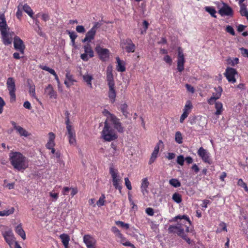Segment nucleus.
<instances>
[{
  "instance_id": "nucleus-1",
  "label": "nucleus",
  "mask_w": 248,
  "mask_h": 248,
  "mask_svg": "<svg viewBox=\"0 0 248 248\" xmlns=\"http://www.w3.org/2000/svg\"><path fill=\"white\" fill-rule=\"evenodd\" d=\"M9 160L14 168L18 171L24 170L28 167L27 159L20 152L10 153Z\"/></svg>"
},
{
  "instance_id": "nucleus-2",
  "label": "nucleus",
  "mask_w": 248,
  "mask_h": 248,
  "mask_svg": "<svg viewBox=\"0 0 248 248\" xmlns=\"http://www.w3.org/2000/svg\"><path fill=\"white\" fill-rule=\"evenodd\" d=\"M0 32L3 44L5 45H11L13 38L15 36V33L11 31L8 27L3 14H0Z\"/></svg>"
},
{
  "instance_id": "nucleus-3",
  "label": "nucleus",
  "mask_w": 248,
  "mask_h": 248,
  "mask_svg": "<svg viewBox=\"0 0 248 248\" xmlns=\"http://www.w3.org/2000/svg\"><path fill=\"white\" fill-rule=\"evenodd\" d=\"M102 138L108 141L114 140L117 138L114 130L109 125L107 120L104 123V127L102 131Z\"/></svg>"
},
{
  "instance_id": "nucleus-4",
  "label": "nucleus",
  "mask_w": 248,
  "mask_h": 248,
  "mask_svg": "<svg viewBox=\"0 0 248 248\" xmlns=\"http://www.w3.org/2000/svg\"><path fill=\"white\" fill-rule=\"evenodd\" d=\"M6 86L9 91L10 97V101L14 102L16 99V87L15 80L13 78H8L6 80Z\"/></svg>"
},
{
  "instance_id": "nucleus-5",
  "label": "nucleus",
  "mask_w": 248,
  "mask_h": 248,
  "mask_svg": "<svg viewBox=\"0 0 248 248\" xmlns=\"http://www.w3.org/2000/svg\"><path fill=\"white\" fill-rule=\"evenodd\" d=\"M109 173L112 178L113 185L115 188L118 189L121 193L122 187L120 184L121 178L118 175L117 170H115L113 167H110L109 168Z\"/></svg>"
},
{
  "instance_id": "nucleus-6",
  "label": "nucleus",
  "mask_w": 248,
  "mask_h": 248,
  "mask_svg": "<svg viewBox=\"0 0 248 248\" xmlns=\"http://www.w3.org/2000/svg\"><path fill=\"white\" fill-rule=\"evenodd\" d=\"M107 113L108 115L107 119L108 121H111L114 124L115 128H116L119 132L123 133L124 131V127L122 126V124L119 120L115 116L110 113L108 111H107Z\"/></svg>"
},
{
  "instance_id": "nucleus-7",
  "label": "nucleus",
  "mask_w": 248,
  "mask_h": 248,
  "mask_svg": "<svg viewBox=\"0 0 248 248\" xmlns=\"http://www.w3.org/2000/svg\"><path fill=\"white\" fill-rule=\"evenodd\" d=\"M13 39L14 48L23 55L26 47L23 41L17 36H15Z\"/></svg>"
},
{
  "instance_id": "nucleus-8",
  "label": "nucleus",
  "mask_w": 248,
  "mask_h": 248,
  "mask_svg": "<svg viewBox=\"0 0 248 248\" xmlns=\"http://www.w3.org/2000/svg\"><path fill=\"white\" fill-rule=\"evenodd\" d=\"M120 46L123 49L125 50L127 52H133L135 49V45L129 39L121 40Z\"/></svg>"
},
{
  "instance_id": "nucleus-9",
  "label": "nucleus",
  "mask_w": 248,
  "mask_h": 248,
  "mask_svg": "<svg viewBox=\"0 0 248 248\" xmlns=\"http://www.w3.org/2000/svg\"><path fill=\"white\" fill-rule=\"evenodd\" d=\"M95 49L102 61L107 60L109 56V51L108 49L102 48L99 46H96Z\"/></svg>"
},
{
  "instance_id": "nucleus-10",
  "label": "nucleus",
  "mask_w": 248,
  "mask_h": 248,
  "mask_svg": "<svg viewBox=\"0 0 248 248\" xmlns=\"http://www.w3.org/2000/svg\"><path fill=\"white\" fill-rule=\"evenodd\" d=\"M198 155L202 158L204 162L208 163L209 164H211L212 161L210 159L208 153L203 147H201L199 148L198 151Z\"/></svg>"
},
{
  "instance_id": "nucleus-11",
  "label": "nucleus",
  "mask_w": 248,
  "mask_h": 248,
  "mask_svg": "<svg viewBox=\"0 0 248 248\" xmlns=\"http://www.w3.org/2000/svg\"><path fill=\"white\" fill-rule=\"evenodd\" d=\"M97 25H94L91 29L86 34L85 37L82 40L83 42H91V40L94 39V36L96 32Z\"/></svg>"
},
{
  "instance_id": "nucleus-12",
  "label": "nucleus",
  "mask_w": 248,
  "mask_h": 248,
  "mask_svg": "<svg viewBox=\"0 0 248 248\" xmlns=\"http://www.w3.org/2000/svg\"><path fill=\"white\" fill-rule=\"evenodd\" d=\"M11 123L13 126L14 129L17 131L20 136L27 137L30 135V134L27 131L20 126L17 125L16 123L14 121H11Z\"/></svg>"
},
{
  "instance_id": "nucleus-13",
  "label": "nucleus",
  "mask_w": 248,
  "mask_h": 248,
  "mask_svg": "<svg viewBox=\"0 0 248 248\" xmlns=\"http://www.w3.org/2000/svg\"><path fill=\"white\" fill-rule=\"evenodd\" d=\"M237 73L235 69L232 68H228L226 69L225 75L227 79L229 82L234 83L236 79L234 78V75Z\"/></svg>"
},
{
  "instance_id": "nucleus-14",
  "label": "nucleus",
  "mask_w": 248,
  "mask_h": 248,
  "mask_svg": "<svg viewBox=\"0 0 248 248\" xmlns=\"http://www.w3.org/2000/svg\"><path fill=\"white\" fill-rule=\"evenodd\" d=\"M69 143L70 145L75 146L76 145V134L74 129H70V127L67 130Z\"/></svg>"
},
{
  "instance_id": "nucleus-15",
  "label": "nucleus",
  "mask_w": 248,
  "mask_h": 248,
  "mask_svg": "<svg viewBox=\"0 0 248 248\" xmlns=\"http://www.w3.org/2000/svg\"><path fill=\"white\" fill-rule=\"evenodd\" d=\"M3 236L6 242L11 248L12 245L14 243V236L13 233L12 232V231L11 229H9L8 231L5 232H4L3 233Z\"/></svg>"
},
{
  "instance_id": "nucleus-16",
  "label": "nucleus",
  "mask_w": 248,
  "mask_h": 248,
  "mask_svg": "<svg viewBox=\"0 0 248 248\" xmlns=\"http://www.w3.org/2000/svg\"><path fill=\"white\" fill-rule=\"evenodd\" d=\"M219 14L222 16H231L232 15V10L227 5L224 4L219 10Z\"/></svg>"
},
{
  "instance_id": "nucleus-17",
  "label": "nucleus",
  "mask_w": 248,
  "mask_h": 248,
  "mask_svg": "<svg viewBox=\"0 0 248 248\" xmlns=\"http://www.w3.org/2000/svg\"><path fill=\"white\" fill-rule=\"evenodd\" d=\"M163 144V142L161 140H160L157 145L155 146L154 150L152 154V156L149 160V164L153 163L157 157V155L159 150V144Z\"/></svg>"
},
{
  "instance_id": "nucleus-18",
  "label": "nucleus",
  "mask_w": 248,
  "mask_h": 248,
  "mask_svg": "<svg viewBox=\"0 0 248 248\" xmlns=\"http://www.w3.org/2000/svg\"><path fill=\"white\" fill-rule=\"evenodd\" d=\"M45 92L51 98H56L57 97L56 92L54 90L52 85L50 84H49L45 89Z\"/></svg>"
},
{
  "instance_id": "nucleus-19",
  "label": "nucleus",
  "mask_w": 248,
  "mask_h": 248,
  "mask_svg": "<svg viewBox=\"0 0 248 248\" xmlns=\"http://www.w3.org/2000/svg\"><path fill=\"white\" fill-rule=\"evenodd\" d=\"M108 97L111 100L112 103H114L115 101V97L116 96V93L114 89V85L108 86Z\"/></svg>"
},
{
  "instance_id": "nucleus-20",
  "label": "nucleus",
  "mask_w": 248,
  "mask_h": 248,
  "mask_svg": "<svg viewBox=\"0 0 248 248\" xmlns=\"http://www.w3.org/2000/svg\"><path fill=\"white\" fill-rule=\"evenodd\" d=\"M149 185V182L148 181L147 178H144L142 180V182L141 186V189L143 194L144 195L146 194H148V191L147 188Z\"/></svg>"
},
{
  "instance_id": "nucleus-21",
  "label": "nucleus",
  "mask_w": 248,
  "mask_h": 248,
  "mask_svg": "<svg viewBox=\"0 0 248 248\" xmlns=\"http://www.w3.org/2000/svg\"><path fill=\"white\" fill-rule=\"evenodd\" d=\"M16 232L21 236V237L23 239H26V233L22 227V224L20 223L18 225L15 229Z\"/></svg>"
},
{
  "instance_id": "nucleus-22",
  "label": "nucleus",
  "mask_w": 248,
  "mask_h": 248,
  "mask_svg": "<svg viewBox=\"0 0 248 248\" xmlns=\"http://www.w3.org/2000/svg\"><path fill=\"white\" fill-rule=\"evenodd\" d=\"M83 242L85 243L86 246L88 245L95 243V239L90 235L86 234L83 237Z\"/></svg>"
},
{
  "instance_id": "nucleus-23",
  "label": "nucleus",
  "mask_w": 248,
  "mask_h": 248,
  "mask_svg": "<svg viewBox=\"0 0 248 248\" xmlns=\"http://www.w3.org/2000/svg\"><path fill=\"white\" fill-rule=\"evenodd\" d=\"M60 238H61L64 247L68 246L70 241V236L67 234L62 233L60 235Z\"/></svg>"
},
{
  "instance_id": "nucleus-24",
  "label": "nucleus",
  "mask_w": 248,
  "mask_h": 248,
  "mask_svg": "<svg viewBox=\"0 0 248 248\" xmlns=\"http://www.w3.org/2000/svg\"><path fill=\"white\" fill-rule=\"evenodd\" d=\"M214 90L215 92L213 93L212 96L214 97L215 99L217 100L220 97L222 89L220 86H218L217 87H215L214 88Z\"/></svg>"
},
{
  "instance_id": "nucleus-25",
  "label": "nucleus",
  "mask_w": 248,
  "mask_h": 248,
  "mask_svg": "<svg viewBox=\"0 0 248 248\" xmlns=\"http://www.w3.org/2000/svg\"><path fill=\"white\" fill-rule=\"evenodd\" d=\"M215 108L217 109L215 114L216 115H219L221 114L223 110L222 104L220 102H215Z\"/></svg>"
},
{
  "instance_id": "nucleus-26",
  "label": "nucleus",
  "mask_w": 248,
  "mask_h": 248,
  "mask_svg": "<svg viewBox=\"0 0 248 248\" xmlns=\"http://www.w3.org/2000/svg\"><path fill=\"white\" fill-rule=\"evenodd\" d=\"M22 8L31 17L33 18V12L31 8L27 4L22 5Z\"/></svg>"
},
{
  "instance_id": "nucleus-27",
  "label": "nucleus",
  "mask_w": 248,
  "mask_h": 248,
  "mask_svg": "<svg viewBox=\"0 0 248 248\" xmlns=\"http://www.w3.org/2000/svg\"><path fill=\"white\" fill-rule=\"evenodd\" d=\"M83 78L85 82H86L88 86L92 88V80L93 79L92 76L90 75H85L83 76Z\"/></svg>"
},
{
  "instance_id": "nucleus-28",
  "label": "nucleus",
  "mask_w": 248,
  "mask_h": 248,
  "mask_svg": "<svg viewBox=\"0 0 248 248\" xmlns=\"http://www.w3.org/2000/svg\"><path fill=\"white\" fill-rule=\"evenodd\" d=\"M85 53L89 55V58L93 56V52L90 45L88 44L84 47Z\"/></svg>"
},
{
  "instance_id": "nucleus-29",
  "label": "nucleus",
  "mask_w": 248,
  "mask_h": 248,
  "mask_svg": "<svg viewBox=\"0 0 248 248\" xmlns=\"http://www.w3.org/2000/svg\"><path fill=\"white\" fill-rule=\"evenodd\" d=\"M15 208L11 207L9 210H3L0 211V216H8L10 215L13 214L14 212Z\"/></svg>"
},
{
  "instance_id": "nucleus-30",
  "label": "nucleus",
  "mask_w": 248,
  "mask_h": 248,
  "mask_svg": "<svg viewBox=\"0 0 248 248\" xmlns=\"http://www.w3.org/2000/svg\"><path fill=\"white\" fill-rule=\"evenodd\" d=\"M184 61L183 51L181 48L179 47L178 49V62H184Z\"/></svg>"
},
{
  "instance_id": "nucleus-31",
  "label": "nucleus",
  "mask_w": 248,
  "mask_h": 248,
  "mask_svg": "<svg viewBox=\"0 0 248 248\" xmlns=\"http://www.w3.org/2000/svg\"><path fill=\"white\" fill-rule=\"evenodd\" d=\"M172 199L177 203H180L182 201L181 195L178 193H174L172 195Z\"/></svg>"
},
{
  "instance_id": "nucleus-32",
  "label": "nucleus",
  "mask_w": 248,
  "mask_h": 248,
  "mask_svg": "<svg viewBox=\"0 0 248 248\" xmlns=\"http://www.w3.org/2000/svg\"><path fill=\"white\" fill-rule=\"evenodd\" d=\"M169 183L174 187H178L181 186V183L177 179H171L169 181Z\"/></svg>"
},
{
  "instance_id": "nucleus-33",
  "label": "nucleus",
  "mask_w": 248,
  "mask_h": 248,
  "mask_svg": "<svg viewBox=\"0 0 248 248\" xmlns=\"http://www.w3.org/2000/svg\"><path fill=\"white\" fill-rule=\"evenodd\" d=\"M107 79L108 86L115 85L113 74H107Z\"/></svg>"
},
{
  "instance_id": "nucleus-34",
  "label": "nucleus",
  "mask_w": 248,
  "mask_h": 248,
  "mask_svg": "<svg viewBox=\"0 0 248 248\" xmlns=\"http://www.w3.org/2000/svg\"><path fill=\"white\" fill-rule=\"evenodd\" d=\"M175 141L179 144H181L183 142V137L181 133L179 131H177L175 133Z\"/></svg>"
},
{
  "instance_id": "nucleus-35",
  "label": "nucleus",
  "mask_w": 248,
  "mask_h": 248,
  "mask_svg": "<svg viewBox=\"0 0 248 248\" xmlns=\"http://www.w3.org/2000/svg\"><path fill=\"white\" fill-rule=\"evenodd\" d=\"M205 10L206 12L209 13L212 16L216 17L215 14L216 11L213 7L206 6L205 7Z\"/></svg>"
},
{
  "instance_id": "nucleus-36",
  "label": "nucleus",
  "mask_w": 248,
  "mask_h": 248,
  "mask_svg": "<svg viewBox=\"0 0 248 248\" xmlns=\"http://www.w3.org/2000/svg\"><path fill=\"white\" fill-rule=\"evenodd\" d=\"M192 108V105L190 101H187L186 104L184 109H183V112H186V113L189 114L190 109Z\"/></svg>"
},
{
  "instance_id": "nucleus-37",
  "label": "nucleus",
  "mask_w": 248,
  "mask_h": 248,
  "mask_svg": "<svg viewBox=\"0 0 248 248\" xmlns=\"http://www.w3.org/2000/svg\"><path fill=\"white\" fill-rule=\"evenodd\" d=\"M65 76L67 80L71 83V85H73L74 82H76V80L74 79L73 75L69 71H67Z\"/></svg>"
},
{
  "instance_id": "nucleus-38",
  "label": "nucleus",
  "mask_w": 248,
  "mask_h": 248,
  "mask_svg": "<svg viewBox=\"0 0 248 248\" xmlns=\"http://www.w3.org/2000/svg\"><path fill=\"white\" fill-rule=\"evenodd\" d=\"M111 230L115 234L116 236H117L118 237H122V234L120 232V231L116 227H112L111 228Z\"/></svg>"
},
{
  "instance_id": "nucleus-39",
  "label": "nucleus",
  "mask_w": 248,
  "mask_h": 248,
  "mask_svg": "<svg viewBox=\"0 0 248 248\" xmlns=\"http://www.w3.org/2000/svg\"><path fill=\"white\" fill-rule=\"evenodd\" d=\"M125 63H118V65L117 66V70L119 72H123L125 70Z\"/></svg>"
},
{
  "instance_id": "nucleus-40",
  "label": "nucleus",
  "mask_w": 248,
  "mask_h": 248,
  "mask_svg": "<svg viewBox=\"0 0 248 248\" xmlns=\"http://www.w3.org/2000/svg\"><path fill=\"white\" fill-rule=\"evenodd\" d=\"M22 4H19L17 7V11L16 13V16L18 19H21L22 16V12L21 10Z\"/></svg>"
},
{
  "instance_id": "nucleus-41",
  "label": "nucleus",
  "mask_w": 248,
  "mask_h": 248,
  "mask_svg": "<svg viewBox=\"0 0 248 248\" xmlns=\"http://www.w3.org/2000/svg\"><path fill=\"white\" fill-rule=\"evenodd\" d=\"M105 198V195L104 194H102L101 196L100 197L99 200L96 202L97 205L99 207L103 206L104 205Z\"/></svg>"
},
{
  "instance_id": "nucleus-42",
  "label": "nucleus",
  "mask_w": 248,
  "mask_h": 248,
  "mask_svg": "<svg viewBox=\"0 0 248 248\" xmlns=\"http://www.w3.org/2000/svg\"><path fill=\"white\" fill-rule=\"evenodd\" d=\"M127 105L126 104H123L121 105V110L123 113V115L125 116V117H127L128 112L127 111Z\"/></svg>"
},
{
  "instance_id": "nucleus-43",
  "label": "nucleus",
  "mask_w": 248,
  "mask_h": 248,
  "mask_svg": "<svg viewBox=\"0 0 248 248\" xmlns=\"http://www.w3.org/2000/svg\"><path fill=\"white\" fill-rule=\"evenodd\" d=\"M29 92L31 94V96L34 98H36L35 96V88L34 85H29Z\"/></svg>"
},
{
  "instance_id": "nucleus-44",
  "label": "nucleus",
  "mask_w": 248,
  "mask_h": 248,
  "mask_svg": "<svg viewBox=\"0 0 248 248\" xmlns=\"http://www.w3.org/2000/svg\"><path fill=\"white\" fill-rule=\"evenodd\" d=\"M185 158L183 155H180L177 156V163L181 166H183L184 164Z\"/></svg>"
},
{
  "instance_id": "nucleus-45",
  "label": "nucleus",
  "mask_w": 248,
  "mask_h": 248,
  "mask_svg": "<svg viewBox=\"0 0 248 248\" xmlns=\"http://www.w3.org/2000/svg\"><path fill=\"white\" fill-rule=\"evenodd\" d=\"M176 233H177L179 236H181L183 238H184L185 236H186V235L185 233L184 229L182 228L181 227H180L179 226V229H178V230L177 231H176Z\"/></svg>"
},
{
  "instance_id": "nucleus-46",
  "label": "nucleus",
  "mask_w": 248,
  "mask_h": 248,
  "mask_svg": "<svg viewBox=\"0 0 248 248\" xmlns=\"http://www.w3.org/2000/svg\"><path fill=\"white\" fill-rule=\"evenodd\" d=\"M240 13L242 16H245L248 19V11L245 7H241L240 9Z\"/></svg>"
},
{
  "instance_id": "nucleus-47",
  "label": "nucleus",
  "mask_w": 248,
  "mask_h": 248,
  "mask_svg": "<svg viewBox=\"0 0 248 248\" xmlns=\"http://www.w3.org/2000/svg\"><path fill=\"white\" fill-rule=\"evenodd\" d=\"M179 226L170 225L168 228L169 233H174L177 231Z\"/></svg>"
},
{
  "instance_id": "nucleus-48",
  "label": "nucleus",
  "mask_w": 248,
  "mask_h": 248,
  "mask_svg": "<svg viewBox=\"0 0 248 248\" xmlns=\"http://www.w3.org/2000/svg\"><path fill=\"white\" fill-rule=\"evenodd\" d=\"M115 223L117 225H121V226L125 228L126 229H128L129 228V224L127 223H125L124 222L121 221H117Z\"/></svg>"
},
{
  "instance_id": "nucleus-49",
  "label": "nucleus",
  "mask_w": 248,
  "mask_h": 248,
  "mask_svg": "<svg viewBox=\"0 0 248 248\" xmlns=\"http://www.w3.org/2000/svg\"><path fill=\"white\" fill-rule=\"evenodd\" d=\"M239 49L242 56H243L245 57L248 58V49L245 48L244 47H241L239 48Z\"/></svg>"
},
{
  "instance_id": "nucleus-50",
  "label": "nucleus",
  "mask_w": 248,
  "mask_h": 248,
  "mask_svg": "<svg viewBox=\"0 0 248 248\" xmlns=\"http://www.w3.org/2000/svg\"><path fill=\"white\" fill-rule=\"evenodd\" d=\"M226 31L232 35L235 34L234 30L233 28L231 26H227L226 27Z\"/></svg>"
},
{
  "instance_id": "nucleus-51",
  "label": "nucleus",
  "mask_w": 248,
  "mask_h": 248,
  "mask_svg": "<svg viewBox=\"0 0 248 248\" xmlns=\"http://www.w3.org/2000/svg\"><path fill=\"white\" fill-rule=\"evenodd\" d=\"M124 181H125V185L126 187L127 188V189L129 190H131L132 186H131V183H130L129 179L127 177L125 178Z\"/></svg>"
},
{
  "instance_id": "nucleus-52",
  "label": "nucleus",
  "mask_w": 248,
  "mask_h": 248,
  "mask_svg": "<svg viewBox=\"0 0 248 248\" xmlns=\"http://www.w3.org/2000/svg\"><path fill=\"white\" fill-rule=\"evenodd\" d=\"M237 184L238 186L243 187L244 189H245L248 187L247 184L243 182L242 179H239Z\"/></svg>"
},
{
  "instance_id": "nucleus-53",
  "label": "nucleus",
  "mask_w": 248,
  "mask_h": 248,
  "mask_svg": "<svg viewBox=\"0 0 248 248\" xmlns=\"http://www.w3.org/2000/svg\"><path fill=\"white\" fill-rule=\"evenodd\" d=\"M76 31L79 33H83L85 31V29L83 26L78 25L76 27Z\"/></svg>"
},
{
  "instance_id": "nucleus-54",
  "label": "nucleus",
  "mask_w": 248,
  "mask_h": 248,
  "mask_svg": "<svg viewBox=\"0 0 248 248\" xmlns=\"http://www.w3.org/2000/svg\"><path fill=\"white\" fill-rule=\"evenodd\" d=\"M68 34L71 40H75L77 37V35L74 31H68Z\"/></svg>"
},
{
  "instance_id": "nucleus-55",
  "label": "nucleus",
  "mask_w": 248,
  "mask_h": 248,
  "mask_svg": "<svg viewBox=\"0 0 248 248\" xmlns=\"http://www.w3.org/2000/svg\"><path fill=\"white\" fill-rule=\"evenodd\" d=\"M5 103L2 97H0V114L3 111V107L5 106Z\"/></svg>"
},
{
  "instance_id": "nucleus-56",
  "label": "nucleus",
  "mask_w": 248,
  "mask_h": 248,
  "mask_svg": "<svg viewBox=\"0 0 248 248\" xmlns=\"http://www.w3.org/2000/svg\"><path fill=\"white\" fill-rule=\"evenodd\" d=\"M55 145V144L54 142L48 141L46 144V147L48 149H51L54 148Z\"/></svg>"
},
{
  "instance_id": "nucleus-57",
  "label": "nucleus",
  "mask_w": 248,
  "mask_h": 248,
  "mask_svg": "<svg viewBox=\"0 0 248 248\" xmlns=\"http://www.w3.org/2000/svg\"><path fill=\"white\" fill-rule=\"evenodd\" d=\"M49 136V141L54 142V140L55 139V135L53 132H49L48 133Z\"/></svg>"
},
{
  "instance_id": "nucleus-58",
  "label": "nucleus",
  "mask_w": 248,
  "mask_h": 248,
  "mask_svg": "<svg viewBox=\"0 0 248 248\" xmlns=\"http://www.w3.org/2000/svg\"><path fill=\"white\" fill-rule=\"evenodd\" d=\"M146 213L149 216H153L154 214V210L153 209H152V208H146Z\"/></svg>"
},
{
  "instance_id": "nucleus-59",
  "label": "nucleus",
  "mask_w": 248,
  "mask_h": 248,
  "mask_svg": "<svg viewBox=\"0 0 248 248\" xmlns=\"http://www.w3.org/2000/svg\"><path fill=\"white\" fill-rule=\"evenodd\" d=\"M189 114H187L186 113V112H183V114H182L181 117H180V122L181 123H183L184 120L188 116V115Z\"/></svg>"
},
{
  "instance_id": "nucleus-60",
  "label": "nucleus",
  "mask_w": 248,
  "mask_h": 248,
  "mask_svg": "<svg viewBox=\"0 0 248 248\" xmlns=\"http://www.w3.org/2000/svg\"><path fill=\"white\" fill-rule=\"evenodd\" d=\"M186 89L187 90V91H188L189 92H190L192 93H193L194 92V88L192 86H191L190 85H189L188 84H186Z\"/></svg>"
},
{
  "instance_id": "nucleus-61",
  "label": "nucleus",
  "mask_w": 248,
  "mask_h": 248,
  "mask_svg": "<svg viewBox=\"0 0 248 248\" xmlns=\"http://www.w3.org/2000/svg\"><path fill=\"white\" fill-rule=\"evenodd\" d=\"M184 69V63H178L177 69L179 72H182Z\"/></svg>"
},
{
  "instance_id": "nucleus-62",
  "label": "nucleus",
  "mask_w": 248,
  "mask_h": 248,
  "mask_svg": "<svg viewBox=\"0 0 248 248\" xmlns=\"http://www.w3.org/2000/svg\"><path fill=\"white\" fill-rule=\"evenodd\" d=\"M70 190H71V195L72 197L74 196L78 192L77 188L71 187Z\"/></svg>"
},
{
  "instance_id": "nucleus-63",
  "label": "nucleus",
  "mask_w": 248,
  "mask_h": 248,
  "mask_svg": "<svg viewBox=\"0 0 248 248\" xmlns=\"http://www.w3.org/2000/svg\"><path fill=\"white\" fill-rule=\"evenodd\" d=\"M23 106L24 108H27L28 109H31V108L30 103L28 101H25L24 102V103L23 104Z\"/></svg>"
},
{
  "instance_id": "nucleus-64",
  "label": "nucleus",
  "mask_w": 248,
  "mask_h": 248,
  "mask_svg": "<svg viewBox=\"0 0 248 248\" xmlns=\"http://www.w3.org/2000/svg\"><path fill=\"white\" fill-rule=\"evenodd\" d=\"M81 58L84 61H87L89 58V55L86 53H84L81 55Z\"/></svg>"
}]
</instances>
